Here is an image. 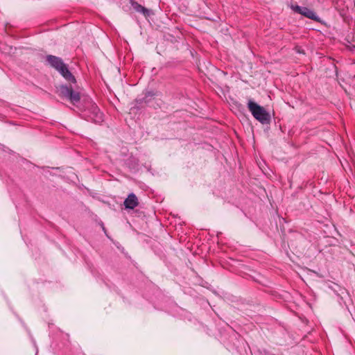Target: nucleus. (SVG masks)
Instances as JSON below:
<instances>
[{
    "mask_svg": "<svg viewBox=\"0 0 355 355\" xmlns=\"http://www.w3.org/2000/svg\"><path fill=\"white\" fill-rule=\"evenodd\" d=\"M248 107L252 116L261 123L265 124L270 121V115L263 107L250 100L248 103Z\"/></svg>",
    "mask_w": 355,
    "mask_h": 355,
    "instance_id": "nucleus-1",
    "label": "nucleus"
},
{
    "mask_svg": "<svg viewBox=\"0 0 355 355\" xmlns=\"http://www.w3.org/2000/svg\"><path fill=\"white\" fill-rule=\"evenodd\" d=\"M291 8L295 12L299 13L309 19H313L316 21H320V19L318 17V15H316V13L313 10H312L308 8L301 7L300 6L296 5V6H292Z\"/></svg>",
    "mask_w": 355,
    "mask_h": 355,
    "instance_id": "nucleus-2",
    "label": "nucleus"
},
{
    "mask_svg": "<svg viewBox=\"0 0 355 355\" xmlns=\"http://www.w3.org/2000/svg\"><path fill=\"white\" fill-rule=\"evenodd\" d=\"M123 204L126 209H133L138 206L139 201L137 197L134 193H130L125 200Z\"/></svg>",
    "mask_w": 355,
    "mask_h": 355,
    "instance_id": "nucleus-3",
    "label": "nucleus"
},
{
    "mask_svg": "<svg viewBox=\"0 0 355 355\" xmlns=\"http://www.w3.org/2000/svg\"><path fill=\"white\" fill-rule=\"evenodd\" d=\"M59 73L69 83H76V78L73 74L69 71L67 66L64 64L63 67L59 68L58 70Z\"/></svg>",
    "mask_w": 355,
    "mask_h": 355,
    "instance_id": "nucleus-4",
    "label": "nucleus"
},
{
    "mask_svg": "<svg viewBox=\"0 0 355 355\" xmlns=\"http://www.w3.org/2000/svg\"><path fill=\"white\" fill-rule=\"evenodd\" d=\"M46 60L56 70L62 67H63V64H64L61 58L51 55L46 57Z\"/></svg>",
    "mask_w": 355,
    "mask_h": 355,
    "instance_id": "nucleus-5",
    "label": "nucleus"
},
{
    "mask_svg": "<svg viewBox=\"0 0 355 355\" xmlns=\"http://www.w3.org/2000/svg\"><path fill=\"white\" fill-rule=\"evenodd\" d=\"M71 89V87L60 85L58 87H57V93L60 96L68 99L69 94H71L70 92Z\"/></svg>",
    "mask_w": 355,
    "mask_h": 355,
    "instance_id": "nucleus-6",
    "label": "nucleus"
},
{
    "mask_svg": "<svg viewBox=\"0 0 355 355\" xmlns=\"http://www.w3.org/2000/svg\"><path fill=\"white\" fill-rule=\"evenodd\" d=\"M131 4L137 12H141L144 16H148L149 15L148 9L139 4L137 2L132 1Z\"/></svg>",
    "mask_w": 355,
    "mask_h": 355,
    "instance_id": "nucleus-7",
    "label": "nucleus"
},
{
    "mask_svg": "<svg viewBox=\"0 0 355 355\" xmlns=\"http://www.w3.org/2000/svg\"><path fill=\"white\" fill-rule=\"evenodd\" d=\"M71 94H69L68 99L73 104H76V103L80 101V94L77 92L73 91L72 89L70 92Z\"/></svg>",
    "mask_w": 355,
    "mask_h": 355,
    "instance_id": "nucleus-8",
    "label": "nucleus"
}]
</instances>
